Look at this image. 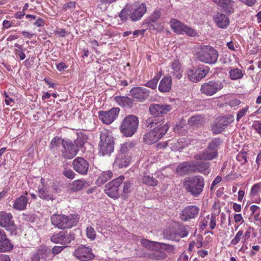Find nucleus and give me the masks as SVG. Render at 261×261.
I'll return each instance as SVG.
<instances>
[{"label": "nucleus", "mask_w": 261, "mask_h": 261, "mask_svg": "<svg viewBox=\"0 0 261 261\" xmlns=\"http://www.w3.org/2000/svg\"><path fill=\"white\" fill-rule=\"evenodd\" d=\"M172 79L170 77H163L160 82L159 90L161 92H167L171 90Z\"/></svg>", "instance_id": "32"}, {"label": "nucleus", "mask_w": 261, "mask_h": 261, "mask_svg": "<svg viewBox=\"0 0 261 261\" xmlns=\"http://www.w3.org/2000/svg\"><path fill=\"white\" fill-rule=\"evenodd\" d=\"M218 155V152L212 150L207 147L202 153L196 154L194 156V159L196 160H212L216 158Z\"/></svg>", "instance_id": "24"}, {"label": "nucleus", "mask_w": 261, "mask_h": 261, "mask_svg": "<svg viewBox=\"0 0 261 261\" xmlns=\"http://www.w3.org/2000/svg\"><path fill=\"white\" fill-rule=\"evenodd\" d=\"M199 213V208L197 206H187L181 211L180 219L184 221H189L196 218Z\"/></svg>", "instance_id": "16"}, {"label": "nucleus", "mask_w": 261, "mask_h": 261, "mask_svg": "<svg viewBox=\"0 0 261 261\" xmlns=\"http://www.w3.org/2000/svg\"><path fill=\"white\" fill-rule=\"evenodd\" d=\"M260 189L261 183L254 185L251 189L250 194L252 196H255L260 191Z\"/></svg>", "instance_id": "56"}, {"label": "nucleus", "mask_w": 261, "mask_h": 261, "mask_svg": "<svg viewBox=\"0 0 261 261\" xmlns=\"http://www.w3.org/2000/svg\"><path fill=\"white\" fill-rule=\"evenodd\" d=\"M170 24L173 30L178 34L185 33L188 36L191 37H195L197 35V32L194 29L184 24L176 19H171Z\"/></svg>", "instance_id": "10"}, {"label": "nucleus", "mask_w": 261, "mask_h": 261, "mask_svg": "<svg viewBox=\"0 0 261 261\" xmlns=\"http://www.w3.org/2000/svg\"><path fill=\"white\" fill-rule=\"evenodd\" d=\"M28 203V198L23 195H21L15 200L13 208L18 211L24 210L27 207Z\"/></svg>", "instance_id": "30"}, {"label": "nucleus", "mask_w": 261, "mask_h": 261, "mask_svg": "<svg viewBox=\"0 0 261 261\" xmlns=\"http://www.w3.org/2000/svg\"><path fill=\"white\" fill-rule=\"evenodd\" d=\"M161 16V12L159 10H155L150 15L148 20V23L155 22Z\"/></svg>", "instance_id": "49"}, {"label": "nucleus", "mask_w": 261, "mask_h": 261, "mask_svg": "<svg viewBox=\"0 0 261 261\" xmlns=\"http://www.w3.org/2000/svg\"><path fill=\"white\" fill-rule=\"evenodd\" d=\"M37 252L40 260L43 261H46V258L48 256L47 249L45 246H40L37 250Z\"/></svg>", "instance_id": "43"}, {"label": "nucleus", "mask_w": 261, "mask_h": 261, "mask_svg": "<svg viewBox=\"0 0 261 261\" xmlns=\"http://www.w3.org/2000/svg\"><path fill=\"white\" fill-rule=\"evenodd\" d=\"M13 248V245L5 233L0 240V252H8Z\"/></svg>", "instance_id": "31"}, {"label": "nucleus", "mask_w": 261, "mask_h": 261, "mask_svg": "<svg viewBox=\"0 0 261 261\" xmlns=\"http://www.w3.org/2000/svg\"><path fill=\"white\" fill-rule=\"evenodd\" d=\"M44 24L43 20L41 18H37L35 22L34 23V24L38 27H40L43 26Z\"/></svg>", "instance_id": "63"}, {"label": "nucleus", "mask_w": 261, "mask_h": 261, "mask_svg": "<svg viewBox=\"0 0 261 261\" xmlns=\"http://www.w3.org/2000/svg\"><path fill=\"white\" fill-rule=\"evenodd\" d=\"M141 243L143 246L147 248H149L151 246V244H152V242H151L146 239H142L141 241Z\"/></svg>", "instance_id": "64"}, {"label": "nucleus", "mask_w": 261, "mask_h": 261, "mask_svg": "<svg viewBox=\"0 0 261 261\" xmlns=\"http://www.w3.org/2000/svg\"><path fill=\"white\" fill-rule=\"evenodd\" d=\"M138 125V118L134 115H128L122 120L120 130L124 136L130 137L136 133Z\"/></svg>", "instance_id": "3"}, {"label": "nucleus", "mask_w": 261, "mask_h": 261, "mask_svg": "<svg viewBox=\"0 0 261 261\" xmlns=\"http://www.w3.org/2000/svg\"><path fill=\"white\" fill-rule=\"evenodd\" d=\"M65 247H66V246H55L52 249V253L54 255L58 254L59 253H60Z\"/></svg>", "instance_id": "59"}, {"label": "nucleus", "mask_w": 261, "mask_h": 261, "mask_svg": "<svg viewBox=\"0 0 261 261\" xmlns=\"http://www.w3.org/2000/svg\"><path fill=\"white\" fill-rule=\"evenodd\" d=\"M216 225V216L212 214L210 218V227L211 229H214Z\"/></svg>", "instance_id": "58"}, {"label": "nucleus", "mask_w": 261, "mask_h": 261, "mask_svg": "<svg viewBox=\"0 0 261 261\" xmlns=\"http://www.w3.org/2000/svg\"><path fill=\"white\" fill-rule=\"evenodd\" d=\"M15 54L16 55H18L20 59L21 60H23L25 58V55L22 50H19L18 49H16L15 50Z\"/></svg>", "instance_id": "61"}, {"label": "nucleus", "mask_w": 261, "mask_h": 261, "mask_svg": "<svg viewBox=\"0 0 261 261\" xmlns=\"http://www.w3.org/2000/svg\"><path fill=\"white\" fill-rule=\"evenodd\" d=\"M210 163L207 162H194V172H199L203 174L210 173Z\"/></svg>", "instance_id": "28"}, {"label": "nucleus", "mask_w": 261, "mask_h": 261, "mask_svg": "<svg viewBox=\"0 0 261 261\" xmlns=\"http://www.w3.org/2000/svg\"><path fill=\"white\" fill-rule=\"evenodd\" d=\"M176 172L180 175L194 172V162H185L180 164L176 169Z\"/></svg>", "instance_id": "22"}, {"label": "nucleus", "mask_w": 261, "mask_h": 261, "mask_svg": "<svg viewBox=\"0 0 261 261\" xmlns=\"http://www.w3.org/2000/svg\"><path fill=\"white\" fill-rule=\"evenodd\" d=\"M218 5L226 13L230 14L233 12L234 2L231 0H211Z\"/></svg>", "instance_id": "23"}, {"label": "nucleus", "mask_w": 261, "mask_h": 261, "mask_svg": "<svg viewBox=\"0 0 261 261\" xmlns=\"http://www.w3.org/2000/svg\"><path fill=\"white\" fill-rule=\"evenodd\" d=\"M114 146L113 137L107 132L101 133L98 144L99 155H110L114 150Z\"/></svg>", "instance_id": "4"}, {"label": "nucleus", "mask_w": 261, "mask_h": 261, "mask_svg": "<svg viewBox=\"0 0 261 261\" xmlns=\"http://www.w3.org/2000/svg\"><path fill=\"white\" fill-rule=\"evenodd\" d=\"M172 109L170 105L152 103L149 106V112L153 117H161V115L167 114Z\"/></svg>", "instance_id": "18"}, {"label": "nucleus", "mask_w": 261, "mask_h": 261, "mask_svg": "<svg viewBox=\"0 0 261 261\" xmlns=\"http://www.w3.org/2000/svg\"><path fill=\"white\" fill-rule=\"evenodd\" d=\"M166 129L167 127H165L160 133H157L155 130L152 129L146 133L143 137L144 142L147 144H152L157 142L165 135Z\"/></svg>", "instance_id": "20"}, {"label": "nucleus", "mask_w": 261, "mask_h": 261, "mask_svg": "<svg viewBox=\"0 0 261 261\" xmlns=\"http://www.w3.org/2000/svg\"><path fill=\"white\" fill-rule=\"evenodd\" d=\"M228 124L227 118L220 117L217 118L212 125V130L214 134H219L223 132Z\"/></svg>", "instance_id": "21"}, {"label": "nucleus", "mask_w": 261, "mask_h": 261, "mask_svg": "<svg viewBox=\"0 0 261 261\" xmlns=\"http://www.w3.org/2000/svg\"><path fill=\"white\" fill-rule=\"evenodd\" d=\"M175 225L176 228L177 227L178 229V231H177L178 233V237H180L181 238H184L188 236V231L187 230L186 228L184 225L176 223H175Z\"/></svg>", "instance_id": "47"}, {"label": "nucleus", "mask_w": 261, "mask_h": 261, "mask_svg": "<svg viewBox=\"0 0 261 261\" xmlns=\"http://www.w3.org/2000/svg\"><path fill=\"white\" fill-rule=\"evenodd\" d=\"M214 20L218 27L221 29L226 28L229 23V20L228 17L220 12L217 13L214 17Z\"/></svg>", "instance_id": "25"}, {"label": "nucleus", "mask_w": 261, "mask_h": 261, "mask_svg": "<svg viewBox=\"0 0 261 261\" xmlns=\"http://www.w3.org/2000/svg\"><path fill=\"white\" fill-rule=\"evenodd\" d=\"M142 181L145 185L150 187H155L159 183L158 180L153 177L152 175L147 173L144 174L142 176Z\"/></svg>", "instance_id": "35"}, {"label": "nucleus", "mask_w": 261, "mask_h": 261, "mask_svg": "<svg viewBox=\"0 0 261 261\" xmlns=\"http://www.w3.org/2000/svg\"><path fill=\"white\" fill-rule=\"evenodd\" d=\"M130 163V156L128 155L118 153L115 161V164L119 168L127 167Z\"/></svg>", "instance_id": "29"}, {"label": "nucleus", "mask_w": 261, "mask_h": 261, "mask_svg": "<svg viewBox=\"0 0 261 261\" xmlns=\"http://www.w3.org/2000/svg\"><path fill=\"white\" fill-rule=\"evenodd\" d=\"M38 196L40 198L47 201L54 200L53 195L48 193L47 189L45 187L38 189Z\"/></svg>", "instance_id": "40"}, {"label": "nucleus", "mask_w": 261, "mask_h": 261, "mask_svg": "<svg viewBox=\"0 0 261 261\" xmlns=\"http://www.w3.org/2000/svg\"><path fill=\"white\" fill-rule=\"evenodd\" d=\"M223 87V82L212 80L203 84L201 86L200 91L206 96H211L222 90Z\"/></svg>", "instance_id": "9"}, {"label": "nucleus", "mask_w": 261, "mask_h": 261, "mask_svg": "<svg viewBox=\"0 0 261 261\" xmlns=\"http://www.w3.org/2000/svg\"><path fill=\"white\" fill-rule=\"evenodd\" d=\"M252 126L259 134H261V122L257 121Z\"/></svg>", "instance_id": "60"}, {"label": "nucleus", "mask_w": 261, "mask_h": 261, "mask_svg": "<svg viewBox=\"0 0 261 261\" xmlns=\"http://www.w3.org/2000/svg\"><path fill=\"white\" fill-rule=\"evenodd\" d=\"M171 69L172 72L176 77L178 79L182 77V69L180 67V64L178 60H174L171 64Z\"/></svg>", "instance_id": "36"}, {"label": "nucleus", "mask_w": 261, "mask_h": 261, "mask_svg": "<svg viewBox=\"0 0 261 261\" xmlns=\"http://www.w3.org/2000/svg\"><path fill=\"white\" fill-rule=\"evenodd\" d=\"M135 144L132 142L124 143L121 145L120 152L119 153L126 154L128 151L130 149L133 148L135 146Z\"/></svg>", "instance_id": "48"}, {"label": "nucleus", "mask_w": 261, "mask_h": 261, "mask_svg": "<svg viewBox=\"0 0 261 261\" xmlns=\"http://www.w3.org/2000/svg\"><path fill=\"white\" fill-rule=\"evenodd\" d=\"M222 143V141L219 138H215L208 144L207 147L212 150L218 152V147Z\"/></svg>", "instance_id": "46"}, {"label": "nucleus", "mask_w": 261, "mask_h": 261, "mask_svg": "<svg viewBox=\"0 0 261 261\" xmlns=\"http://www.w3.org/2000/svg\"><path fill=\"white\" fill-rule=\"evenodd\" d=\"M164 238L173 241H178V233L175 224L165 229L163 232Z\"/></svg>", "instance_id": "26"}, {"label": "nucleus", "mask_w": 261, "mask_h": 261, "mask_svg": "<svg viewBox=\"0 0 261 261\" xmlns=\"http://www.w3.org/2000/svg\"><path fill=\"white\" fill-rule=\"evenodd\" d=\"M73 254L77 259L82 261L88 260L94 257L91 248L83 245L79 246L73 252Z\"/></svg>", "instance_id": "15"}, {"label": "nucleus", "mask_w": 261, "mask_h": 261, "mask_svg": "<svg viewBox=\"0 0 261 261\" xmlns=\"http://www.w3.org/2000/svg\"><path fill=\"white\" fill-rule=\"evenodd\" d=\"M113 173L111 170L102 172L96 180V184L97 186H101L107 181L112 178Z\"/></svg>", "instance_id": "34"}, {"label": "nucleus", "mask_w": 261, "mask_h": 261, "mask_svg": "<svg viewBox=\"0 0 261 261\" xmlns=\"http://www.w3.org/2000/svg\"><path fill=\"white\" fill-rule=\"evenodd\" d=\"M237 159L239 162H242V164L246 163L247 162V152L246 151L240 152L237 155Z\"/></svg>", "instance_id": "55"}, {"label": "nucleus", "mask_w": 261, "mask_h": 261, "mask_svg": "<svg viewBox=\"0 0 261 261\" xmlns=\"http://www.w3.org/2000/svg\"><path fill=\"white\" fill-rule=\"evenodd\" d=\"M51 223L60 229L70 228L77 223V220L73 216L54 215L51 217Z\"/></svg>", "instance_id": "6"}, {"label": "nucleus", "mask_w": 261, "mask_h": 261, "mask_svg": "<svg viewBox=\"0 0 261 261\" xmlns=\"http://www.w3.org/2000/svg\"><path fill=\"white\" fill-rule=\"evenodd\" d=\"M124 177L120 176L112 180L105 186V192L107 195L113 199H118L120 195L119 187L122 184Z\"/></svg>", "instance_id": "7"}, {"label": "nucleus", "mask_w": 261, "mask_h": 261, "mask_svg": "<svg viewBox=\"0 0 261 261\" xmlns=\"http://www.w3.org/2000/svg\"><path fill=\"white\" fill-rule=\"evenodd\" d=\"M210 69L209 67L204 65L198 68H193L188 70L187 76L190 81L197 83L207 75L210 71Z\"/></svg>", "instance_id": "11"}, {"label": "nucleus", "mask_w": 261, "mask_h": 261, "mask_svg": "<svg viewBox=\"0 0 261 261\" xmlns=\"http://www.w3.org/2000/svg\"><path fill=\"white\" fill-rule=\"evenodd\" d=\"M229 73L230 79L232 80L241 79L244 74L242 70L237 68L230 69Z\"/></svg>", "instance_id": "39"}, {"label": "nucleus", "mask_w": 261, "mask_h": 261, "mask_svg": "<svg viewBox=\"0 0 261 261\" xmlns=\"http://www.w3.org/2000/svg\"><path fill=\"white\" fill-rule=\"evenodd\" d=\"M87 236L91 240H94L96 237V233L93 228L92 227H87L86 230Z\"/></svg>", "instance_id": "54"}, {"label": "nucleus", "mask_w": 261, "mask_h": 261, "mask_svg": "<svg viewBox=\"0 0 261 261\" xmlns=\"http://www.w3.org/2000/svg\"><path fill=\"white\" fill-rule=\"evenodd\" d=\"M76 3L75 2H69L66 3L63 6V10L66 11L73 10L75 8Z\"/></svg>", "instance_id": "51"}, {"label": "nucleus", "mask_w": 261, "mask_h": 261, "mask_svg": "<svg viewBox=\"0 0 261 261\" xmlns=\"http://www.w3.org/2000/svg\"><path fill=\"white\" fill-rule=\"evenodd\" d=\"M64 141H65V139H62L58 137H55L51 140L50 147L52 149L59 147V149L61 148V146L62 145Z\"/></svg>", "instance_id": "45"}, {"label": "nucleus", "mask_w": 261, "mask_h": 261, "mask_svg": "<svg viewBox=\"0 0 261 261\" xmlns=\"http://www.w3.org/2000/svg\"><path fill=\"white\" fill-rule=\"evenodd\" d=\"M162 73L159 72L154 77L148 81L146 84L145 86L147 87H149L150 88H151L152 89H154L157 87V84L158 83V81L159 79H160Z\"/></svg>", "instance_id": "42"}, {"label": "nucleus", "mask_w": 261, "mask_h": 261, "mask_svg": "<svg viewBox=\"0 0 261 261\" xmlns=\"http://www.w3.org/2000/svg\"><path fill=\"white\" fill-rule=\"evenodd\" d=\"M87 182L83 180H76L71 185L70 191L73 192L82 190L86 186Z\"/></svg>", "instance_id": "37"}, {"label": "nucleus", "mask_w": 261, "mask_h": 261, "mask_svg": "<svg viewBox=\"0 0 261 261\" xmlns=\"http://www.w3.org/2000/svg\"><path fill=\"white\" fill-rule=\"evenodd\" d=\"M59 150L64 158L71 159L76 155L78 147L70 140L65 139Z\"/></svg>", "instance_id": "12"}, {"label": "nucleus", "mask_w": 261, "mask_h": 261, "mask_svg": "<svg viewBox=\"0 0 261 261\" xmlns=\"http://www.w3.org/2000/svg\"><path fill=\"white\" fill-rule=\"evenodd\" d=\"M149 256L153 260H161L166 258L167 255L163 251H155L151 253Z\"/></svg>", "instance_id": "44"}, {"label": "nucleus", "mask_w": 261, "mask_h": 261, "mask_svg": "<svg viewBox=\"0 0 261 261\" xmlns=\"http://www.w3.org/2000/svg\"><path fill=\"white\" fill-rule=\"evenodd\" d=\"M73 169L75 171L82 175H86L89 167L87 161L82 157H77L72 161Z\"/></svg>", "instance_id": "17"}, {"label": "nucleus", "mask_w": 261, "mask_h": 261, "mask_svg": "<svg viewBox=\"0 0 261 261\" xmlns=\"http://www.w3.org/2000/svg\"><path fill=\"white\" fill-rule=\"evenodd\" d=\"M67 66L63 62H60L57 65V69L60 71H63Z\"/></svg>", "instance_id": "62"}, {"label": "nucleus", "mask_w": 261, "mask_h": 261, "mask_svg": "<svg viewBox=\"0 0 261 261\" xmlns=\"http://www.w3.org/2000/svg\"><path fill=\"white\" fill-rule=\"evenodd\" d=\"M133 183L130 181H125L123 182V188L122 193L121 194V197L125 199L128 194L130 193L133 190Z\"/></svg>", "instance_id": "41"}, {"label": "nucleus", "mask_w": 261, "mask_h": 261, "mask_svg": "<svg viewBox=\"0 0 261 261\" xmlns=\"http://www.w3.org/2000/svg\"><path fill=\"white\" fill-rule=\"evenodd\" d=\"M203 123V118L199 115L193 116L188 120V124L193 127H199Z\"/></svg>", "instance_id": "38"}, {"label": "nucleus", "mask_w": 261, "mask_h": 261, "mask_svg": "<svg viewBox=\"0 0 261 261\" xmlns=\"http://www.w3.org/2000/svg\"><path fill=\"white\" fill-rule=\"evenodd\" d=\"M219 54L214 47L210 46L203 45L197 53V58L199 61L208 64L216 63Z\"/></svg>", "instance_id": "5"}, {"label": "nucleus", "mask_w": 261, "mask_h": 261, "mask_svg": "<svg viewBox=\"0 0 261 261\" xmlns=\"http://www.w3.org/2000/svg\"><path fill=\"white\" fill-rule=\"evenodd\" d=\"M147 8L144 3L127 4L121 11L119 16L122 21H126L129 17L133 21L140 20L146 13Z\"/></svg>", "instance_id": "1"}, {"label": "nucleus", "mask_w": 261, "mask_h": 261, "mask_svg": "<svg viewBox=\"0 0 261 261\" xmlns=\"http://www.w3.org/2000/svg\"><path fill=\"white\" fill-rule=\"evenodd\" d=\"M12 215L6 212H0V226L6 228L11 233L16 232V226L12 220Z\"/></svg>", "instance_id": "14"}, {"label": "nucleus", "mask_w": 261, "mask_h": 261, "mask_svg": "<svg viewBox=\"0 0 261 261\" xmlns=\"http://www.w3.org/2000/svg\"><path fill=\"white\" fill-rule=\"evenodd\" d=\"M114 99L119 106L123 108L130 109L133 107L134 100L127 96H116Z\"/></svg>", "instance_id": "27"}, {"label": "nucleus", "mask_w": 261, "mask_h": 261, "mask_svg": "<svg viewBox=\"0 0 261 261\" xmlns=\"http://www.w3.org/2000/svg\"><path fill=\"white\" fill-rule=\"evenodd\" d=\"M165 123H166L165 119L163 116L149 117L146 120V126L150 128L159 125H164Z\"/></svg>", "instance_id": "33"}, {"label": "nucleus", "mask_w": 261, "mask_h": 261, "mask_svg": "<svg viewBox=\"0 0 261 261\" xmlns=\"http://www.w3.org/2000/svg\"><path fill=\"white\" fill-rule=\"evenodd\" d=\"M248 107H245L244 108L240 110L238 112L237 116V121H239L241 118H242L244 116H245L246 115V113L248 111Z\"/></svg>", "instance_id": "57"}, {"label": "nucleus", "mask_w": 261, "mask_h": 261, "mask_svg": "<svg viewBox=\"0 0 261 261\" xmlns=\"http://www.w3.org/2000/svg\"><path fill=\"white\" fill-rule=\"evenodd\" d=\"M62 174L69 179H73L75 173L70 169L65 168L62 172Z\"/></svg>", "instance_id": "50"}, {"label": "nucleus", "mask_w": 261, "mask_h": 261, "mask_svg": "<svg viewBox=\"0 0 261 261\" xmlns=\"http://www.w3.org/2000/svg\"><path fill=\"white\" fill-rule=\"evenodd\" d=\"M120 109L118 107L113 108L107 111H100L98 112V118L106 124H110L118 116Z\"/></svg>", "instance_id": "13"}, {"label": "nucleus", "mask_w": 261, "mask_h": 261, "mask_svg": "<svg viewBox=\"0 0 261 261\" xmlns=\"http://www.w3.org/2000/svg\"><path fill=\"white\" fill-rule=\"evenodd\" d=\"M243 235V232L242 230L239 231L236 234L234 238L231 240V244L232 245H237L241 240V238Z\"/></svg>", "instance_id": "53"}, {"label": "nucleus", "mask_w": 261, "mask_h": 261, "mask_svg": "<svg viewBox=\"0 0 261 261\" xmlns=\"http://www.w3.org/2000/svg\"><path fill=\"white\" fill-rule=\"evenodd\" d=\"M169 126H170V125L169 124L168 122H167L164 125H156V126H152V128L153 130H155V131H156V132L158 133H160L161 132V130H162L163 128H164L165 127H166L167 129H166L165 132H164L165 135L169 128Z\"/></svg>", "instance_id": "52"}, {"label": "nucleus", "mask_w": 261, "mask_h": 261, "mask_svg": "<svg viewBox=\"0 0 261 261\" xmlns=\"http://www.w3.org/2000/svg\"><path fill=\"white\" fill-rule=\"evenodd\" d=\"M129 92L130 95L137 101L142 102L148 97L149 90L145 88L136 87L132 88Z\"/></svg>", "instance_id": "19"}, {"label": "nucleus", "mask_w": 261, "mask_h": 261, "mask_svg": "<svg viewBox=\"0 0 261 261\" xmlns=\"http://www.w3.org/2000/svg\"><path fill=\"white\" fill-rule=\"evenodd\" d=\"M50 239L55 244H60L67 247L75 239V234L71 231L62 230L53 234Z\"/></svg>", "instance_id": "8"}, {"label": "nucleus", "mask_w": 261, "mask_h": 261, "mask_svg": "<svg viewBox=\"0 0 261 261\" xmlns=\"http://www.w3.org/2000/svg\"><path fill=\"white\" fill-rule=\"evenodd\" d=\"M205 186L204 178L201 175H194L187 177L184 182L186 191L193 197L199 196Z\"/></svg>", "instance_id": "2"}]
</instances>
